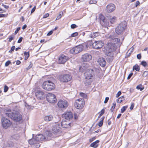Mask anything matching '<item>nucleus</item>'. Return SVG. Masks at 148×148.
Returning <instances> with one entry per match:
<instances>
[{
  "label": "nucleus",
  "mask_w": 148,
  "mask_h": 148,
  "mask_svg": "<svg viewBox=\"0 0 148 148\" xmlns=\"http://www.w3.org/2000/svg\"><path fill=\"white\" fill-rule=\"evenodd\" d=\"M36 140L38 141H42L44 140H47L45 136L42 134H39L37 135L35 138Z\"/></svg>",
  "instance_id": "412c9836"
},
{
  "label": "nucleus",
  "mask_w": 148,
  "mask_h": 148,
  "mask_svg": "<svg viewBox=\"0 0 148 148\" xmlns=\"http://www.w3.org/2000/svg\"><path fill=\"white\" fill-rule=\"evenodd\" d=\"M141 64L144 67H146L147 65V64L145 61H142L141 63Z\"/></svg>",
  "instance_id": "79ce46f5"
},
{
  "label": "nucleus",
  "mask_w": 148,
  "mask_h": 148,
  "mask_svg": "<svg viewBox=\"0 0 148 148\" xmlns=\"http://www.w3.org/2000/svg\"><path fill=\"white\" fill-rule=\"evenodd\" d=\"M78 35V33L77 32H75L73 33L71 35V36L72 37L76 36Z\"/></svg>",
  "instance_id": "c03bdc74"
},
{
  "label": "nucleus",
  "mask_w": 148,
  "mask_h": 148,
  "mask_svg": "<svg viewBox=\"0 0 148 148\" xmlns=\"http://www.w3.org/2000/svg\"><path fill=\"white\" fill-rule=\"evenodd\" d=\"M104 119V117H102L101 118V120L99 122L98 124V125L99 127H101L103 123V121Z\"/></svg>",
  "instance_id": "2f4dec72"
},
{
  "label": "nucleus",
  "mask_w": 148,
  "mask_h": 148,
  "mask_svg": "<svg viewBox=\"0 0 148 148\" xmlns=\"http://www.w3.org/2000/svg\"><path fill=\"white\" fill-rule=\"evenodd\" d=\"M42 87L44 89L49 91L55 88V85L50 81H46L43 82Z\"/></svg>",
  "instance_id": "20e7f679"
},
{
  "label": "nucleus",
  "mask_w": 148,
  "mask_h": 148,
  "mask_svg": "<svg viewBox=\"0 0 148 148\" xmlns=\"http://www.w3.org/2000/svg\"><path fill=\"white\" fill-rule=\"evenodd\" d=\"M112 105L113 106H112L110 109V110L111 111V112H112L114 109L115 108V106H116V103H112Z\"/></svg>",
  "instance_id": "4c0bfd02"
},
{
  "label": "nucleus",
  "mask_w": 148,
  "mask_h": 148,
  "mask_svg": "<svg viewBox=\"0 0 148 148\" xmlns=\"http://www.w3.org/2000/svg\"><path fill=\"white\" fill-rule=\"evenodd\" d=\"M121 92L120 91H119L116 95V97H118L121 94Z\"/></svg>",
  "instance_id": "5fc2aeb1"
},
{
  "label": "nucleus",
  "mask_w": 148,
  "mask_h": 148,
  "mask_svg": "<svg viewBox=\"0 0 148 148\" xmlns=\"http://www.w3.org/2000/svg\"><path fill=\"white\" fill-rule=\"evenodd\" d=\"M46 99L47 101L51 103H55L57 101L56 96L51 93H49L47 94Z\"/></svg>",
  "instance_id": "9d476101"
},
{
  "label": "nucleus",
  "mask_w": 148,
  "mask_h": 148,
  "mask_svg": "<svg viewBox=\"0 0 148 148\" xmlns=\"http://www.w3.org/2000/svg\"><path fill=\"white\" fill-rule=\"evenodd\" d=\"M115 9V5L112 3H110L106 7V11L108 13H110L114 11Z\"/></svg>",
  "instance_id": "f3484780"
},
{
  "label": "nucleus",
  "mask_w": 148,
  "mask_h": 148,
  "mask_svg": "<svg viewBox=\"0 0 148 148\" xmlns=\"http://www.w3.org/2000/svg\"><path fill=\"white\" fill-rule=\"evenodd\" d=\"M68 59V57L64 55H62L59 57L58 63L59 64H63Z\"/></svg>",
  "instance_id": "a211bd4d"
},
{
  "label": "nucleus",
  "mask_w": 148,
  "mask_h": 148,
  "mask_svg": "<svg viewBox=\"0 0 148 148\" xmlns=\"http://www.w3.org/2000/svg\"><path fill=\"white\" fill-rule=\"evenodd\" d=\"M36 141L35 139V138L31 139L29 140V143L30 145H32L36 143Z\"/></svg>",
  "instance_id": "c85d7f7f"
},
{
  "label": "nucleus",
  "mask_w": 148,
  "mask_h": 148,
  "mask_svg": "<svg viewBox=\"0 0 148 148\" xmlns=\"http://www.w3.org/2000/svg\"><path fill=\"white\" fill-rule=\"evenodd\" d=\"M77 27V26L75 24H72L71 25V28L72 29H74Z\"/></svg>",
  "instance_id": "09e8293b"
},
{
  "label": "nucleus",
  "mask_w": 148,
  "mask_h": 148,
  "mask_svg": "<svg viewBox=\"0 0 148 148\" xmlns=\"http://www.w3.org/2000/svg\"><path fill=\"white\" fill-rule=\"evenodd\" d=\"M14 36L13 35L9 36L8 38L9 39L8 41L9 42H11L12 40L14 39Z\"/></svg>",
  "instance_id": "58836bf2"
},
{
  "label": "nucleus",
  "mask_w": 148,
  "mask_h": 148,
  "mask_svg": "<svg viewBox=\"0 0 148 148\" xmlns=\"http://www.w3.org/2000/svg\"><path fill=\"white\" fill-rule=\"evenodd\" d=\"M19 138V136L18 134H13L11 136V138L12 139L15 140H18Z\"/></svg>",
  "instance_id": "a878e982"
},
{
  "label": "nucleus",
  "mask_w": 148,
  "mask_h": 148,
  "mask_svg": "<svg viewBox=\"0 0 148 148\" xmlns=\"http://www.w3.org/2000/svg\"><path fill=\"white\" fill-rule=\"evenodd\" d=\"M11 63V62L10 61L8 60L6 62L5 64V66H8L9 64Z\"/></svg>",
  "instance_id": "49530a36"
},
{
  "label": "nucleus",
  "mask_w": 148,
  "mask_h": 148,
  "mask_svg": "<svg viewBox=\"0 0 148 148\" xmlns=\"http://www.w3.org/2000/svg\"><path fill=\"white\" fill-rule=\"evenodd\" d=\"M124 96H122L119 98L117 99V103H120L124 99Z\"/></svg>",
  "instance_id": "473e14b6"
},
{
  "label": "nucleus",
  "mask_w": 148,
  "mask_h": 148,
  "mask_svg": "<svg viewBox=\"0 0 148 148\" xmlns=\"http://www.w3.org/2000/svg\"><path fill=\"white\" fill-rule=\"evenodd\" d=\"M136 88L138 90H140V91H142L143 90L144 88L141 84H140L137 86Z\"/></svg>",
  "instance_id": "f704fd0d"
},
{
  "label": "nucleus",
  "mask_w": 148,
  "mask_h": 148,
  "mask_svg": "<svg viewBox=\"0 0 148 148\" xmlns=\"http://www.w3.org/2000/svg\"><path fill=\"white\" fill-rule=\"evenodd\" d=\"M49 16V14L48 13L45 14L43 15V18H45L48 17Z\"/></svg>",
  "instance_id": "603ef678"
},
{
  "label": "nucleus",
  "mask_w": 148,
  "mask_h": 148,
  "mask_svg": "<svg viewBox=\"0 0 148 148\" xmlns=\"http://www.w3.org/2000/svg\"><path fill=\"white\" fill-rule=\"evenodd\" d=\"M83 49L84 47L83 45H80L71 49L70 50V52L72 54H77L83 51Z\"/></svg>",
  "instance_id": "1a4fd4ad"
},
{
  "label": "nucleus",
  "mask_w": 148,
  "mask_h": 148,
  "mask_svg": "<svg viewBox=\"0 0 148 148\" xmlns=\"http://www.w3.org/2000/svg\"><path fill=\"white\" fill-rule=\"evenodd\" d=\"M5 112L6 116L16 122L19 121L22 119V116L17 111L6 109L5 110Z\"/></svg>",
  "instance_id": "f03ea898"
},
{
  "label": "nucleus",
  "mask_w": 148,
  "mask_h": 148,
  "mask_svg": "<svg viewBox=\"0 0 148 148\" xmlns=\"http://www.w3.org/2000/svg\"><path fill=\"white\" fill-rule=\"evenodd\" d=\"M22 40H23V37H20L18 41V42H17L18 43H21L22 42Z\"/></svg>",
  "instance_id": "6e6d98bb"
},
{
  "label": "nucleus",
  "mask_w": 148,
  "mask_h": 148,
  "mask_svg": "<svg viewBox=\"0 0 148 148\" xmlns=\"http://www.w3.org/2000/svg\"><path fill=\"white\" fill-rule=\"evenodd\" d=\"M81 97H83L84 98H87V95L86 94L84 93L81 92L79 94Z\"/></svg>",
  "instance_id": "a19ab883"
},
{
  "label": "nucleus",
  "mask_w": 148,
  "mask_h": 148,
  "mask_svg": "<svg viewBox=\"0 0 148 148\" xmlns=\"http://www.w3.org/2000/svg\"><path fill=\"white\" fill-rule=\"evenodd\" d=\"M92 58V56L91 55L88 53H85L82 55V60L84 62H89Z\"/></svg>",
  "instance_id": "dca6fc26"
},
{
  "label": "nucleus",
  "mask_w": 148,
  "mask_h": 148,
  "mask_svg": "<svg viewBox=\"0 0 148 148\" xmlns=\"http://www.w3.org/2000/svg\"><path fill=\"white\" fill-rule=\"evenodd\" d=\"M71 79V76L69 74L62 75L59 77L60 81L62 82H67L70 81Z\"/></svg>",
  "instance_id": "0eeeda50"
},
{
  "label": "nucleus",
  "mask_w": 148,
  "mask_h": 148,
  "mask_svg": "<svg viewBox=\"0 0 148 148\" xmlns=\"http://www.w3.org/2000/svg\"><path fill=\"white\" fill-rule=\"evenodd\" d=\"M88 37L91 38H94L98 36L99 34L97 32H88Z\"/></svg>",
  "instance_id": "aec40b11"
},
{
  "label": "nucleus",
  "mask_w": 148,
  "mask_h": 148,
  "mask_svg": "<svg viewBox=\"0 0 148 148\" xmlns=\"http://www.w3.org/2000/svg\"><path fill=\"white\" fill-rule=\"evenodd\" d=\"M20 27H18L16 30L15 31L14 34H16L20 30Z\"/></svg>",
  "instance_id": "864d4df0"
},
{
  "label": "nucleus",
  "mask_w": 148,
  "mask_h": 148,
  "mask_svg": "<svg viewBox=\"0 0 148 148\" xmlns=\"http://www.w3.org/2000/svg\"><path fill=\"white\" fill-rule=\"evenodd\" d=\"M104 109H102L100 112V116H102L104 113Z\"/></svg>",
  "instance_id": "8fccbe9b"
},
{
  "label": "nucleus",
  "mask_w": 148,
  "mask_h": 148,
  "mask_svg": "<svg viewBox=\"0 0 148 148\" xmlns=\"http://www.w3.org/2000/svg\"><path fill=\"white\" fill-rule=\"evenodd\" d=\"M109 99V98L108 97H106L105 98V100L104 101V103H106Z\"/></svg>",
  "instance_id": "4d7b16f0"
},
{
  "label": "nucleus",
  "mask_w": 148,
  "mask_h": 148,
  "mask_svg": "<svg viewBox=\"0 0 148 148\" xmlns=\"http://www.w3.org/2000/svg\"><path fill=\"white\" fill-rule=\"evenodd\" d=\"M2 5L6 9H8L9 8V6L6 5H5L3 4V3L2 4Z\"/></svg>",
  "instance_id": "052dcab7"
},
{
  "label": "nucleus",
  "mask_w": 148,
  "mask_h": 148,
  "mask_svg": "<svg viewBox=\"0 0 148 148\" xmlns=\"http://www.w3.org/2000/svg\"><path fill=\"white\" fill-rule=\"evenodd\" d=\"M35 95L39 100H42L44 98V92L40 90H37L35 92Z\"/></svg>",
  "instance_id": "2eb2a0df"
},
{
  "label": "nucleus",
  "mask_w": 148,
  "mask_h": 148,
  "mask_svg": "<svg viewBox=\"0 0 148 148\" xmlns=\"http://www.w3.org/2000/svg\"><path fill=\"white\" fill-rule=\"evenodd\" d=\"M24 55L25 56V60H27L28 57H29V52H25L24 53Z\"/></svg>",
  "instance_id": "72a5a7b5"
},
{
  "label": "nucleus",
  "mask_w": 148,
  "mask_h": 148,
  "mask_svg": "<svg viewBox=\"0 0 148 148\" xmlns=\"http://www.w3.org/2000/svg\"><path fill=\"white\" fill-rule=\"evenodd\" d=\"M99 142V140H97L95 142L92 143L90 145V146L91 147H93V148H96L98 146V143Z\"/></svg>",
  "instance_id": "393cba45"
},
{
  "label": "nucleus",
  "mask_w": 148,
  "mask_h": 148,
  "mask_svg": "<svg viewBox=\"0 0 148 148\" xmlns=\"http://www.w3.org/2000/svg\"><path fill=\"white\" fill-rule=\"evenodd\" d=\"M63 14V12L62 11L60 12L59 13V15L57 16L56 18V20L59 19L62 16V15Z\"/></svg>",
  "instance_id": "c9c22d12"
},
{
  "label": "nucleus",
  "mask_w": 148,
  "mask_h": 148,
  "mask_svg": "<svg viewBox=\"0 0 148 148\" xmlns=\"http://www.w3.org/2000/svg\"><path fill=\"white\" fill-rule=\"evenodd\" d=\"M36 8V7L35 6H34V8L32 9L31 11V13H33L34 11H35Z\"/></svg>",
  "instance_id": "bf43d9fd"
},
{
  "label": "nucleus",
  "mask_w": 148,
  "mask_h": 148,
  "mask_svg": "<svg viewBox=\"0 0 148 148\" xmlns=\"http://www.w3.org/2000/svg\"><path fill=\"white\" fill-rule=\"evenodd\" d=\"M110 38L111 39V42H109L106 47V54L110 59H112L114 56V52L115 51L116 48L119 47L122 44V42L118 38H112L111 36H110Z\"/></svg>",
  "instance_id": "f257e3e1"
},
{
  "label": "nucleus",
  "mask_w": 148,
  "mask_h": 148,
  "mask_svg": "<svg viewBox=\"0 0 148 148\" xmlns=\"http://www.w3.org/2000/svg\"><path fill=\"white\" fill-rule=\"evenodd\" d=\"M15 49V46H13L12 47L11 49L9 51V52L11 53L12 51H13Z\"/></svg>",
  "instance_id": "de8ad7c7"
},
{
  "label": "nucleus",
  "mask_w": 148,
  "mask_h": 148,
  "mask_svg": "<svg viewBox=\"0 0 148 148\" xmlns=\"http://www.w3.org/2000/svg\"><path fill=\"white\" fill-rule=\"evenodd\" d=\"M63 118L68 120H70L73 118V114L71 112H66L62 115Z\"/></svg>",
  "instance_id": "4468645a"
},
{
  "label": "nucleus",
  "mask_w": 148,
  "mask_h": 148,
  "mask_svg": "<svg viewBox=\"0 0 148 148\" xmlns=\"http://www.w3.org/2000/svg\"><path fill=\"white\" fill-rule=\"evenodd\" d=\"M140 3L139 1H136V7Z\"/></svg>",
  "instance_id": "774afa93"
},
{
  "label": "nucleus",
  "mask_w": 148,
  "mask_h": 148,
  "mask_svg": "<svg viewBox=\"0 0 148 148\" xmlns=\"http://www.w3.org/2000/svg\"><path fill=\"white\" fill-rule=\"evenodd\" d=\"M25 106L28 109H32L33 108V106H29L26 103H25Z\"/></svg>",
  "instance_id": "e433bc0d"
},
{
  "label": "nucleus",
  "mask_w": 148,
  "mask_h": 148,
  "mask_svg": "<svg viewBox=\"0 0 148 148\" xmlns=\"http://www.w3.org/2000/svg\"><path fill=\"white\" fill-rule=\"evenodd\" d=\"M133 70H135L136 71H139L140 70V67L137 64H136L133 66Z\"/></svg>",
  "instance_id": "c756f323"
},
{
  "label": "nucleus",
  "mask_w": 148,
  "mask_h": 148,
  "mask_svg": "<svg viewBox=\"0 0 148 148\" xmlns=\"http://www.w3.org/2000/svg\"><path fill=\"white\" fill-rule=\"evenodd\" d=\"M126 24L125 22H121L116 28L115 32L118 34L123 33L125 29Z\"/></svg>",
  "instance_id": "39448f33"
},
{
  "label": "nucleus",
  "mask_w": 148,
  "mask_h": 148,
  "mask_svg": "<svg viewBox=\"0 0 148 148\" xmlns=\"http://www.w3.org/2000/svg\"><path fill=\"white\" fill-rule=\"evenodd\" d=\"M116 21V16H113L110 19V22L112 24L114 23Z\"/></svg>",
  "instance_id": "cd10ccee"
},
{
  "label": "nucleus",
  "mask_w": 148,
  "mask_h": 148,
  "mask_svg": "<svg viewBox=\"0 0 148 148\" xmlns=\"http://www.w3.org/2000/svg\"><path fill=\"white\" fill-rule=\"evenodd\" d=\"M99 16L100 19L104 23L105 21V17L102 14H100L99 15Z\"/></svg>",
  "instance_id": "7c9ffc66"
},
{
  "label": "nucleus",
  "mask_w": 148,
  "mask_h": 148,
  "mask_svg": "<svg viewBox=\"0 0 148 148\" xmlns=\"http://www.w3.org/2000/svg\"><path fill=\"white\" fill-rule=\"evenodd\" d=\"M148 75V71H144L143 74L144 77H146Z\"/></svg>",
  "instance_id": "37998d69"
},
{
  "label": "nucleus",
  "mask_w": 148,
  "mask_h": 148,
  "mask_svg": "<svg viewBox=\"0 0 148 148\" xmlns=\"http://www.w3.org/2000/svg\"><path fill=\"white\" fill-rule=\"evenodd\" d=\"M61 125L58 123H55V124L53 126L52 130L55 133L59 134L61 132Z\"/></svg>",
  "instance_id": "9b49d317"
},
{
  "label": "nucleus",
  "mask_w": 148,
  "mask_h": 148,
  "mask_svg": "<svg viewBox=\"0 0 148 148\" xmlns=\"http://www.w3.org/2000/svg\"><path fill=\"white\" fill-rule=\"evenodd\" d=\"M74 119H77L78 118V116L76 113H74Z\"/></svg>",
  "instance_id": "69168bd1"
},
{
  "label": "nucleus",
  "mask_w": 148,
  "mask_h": 148,
  "mask_svg": "<svg viewBox=\"0 0 148 148\" xmlns=\"http://www.w3.org/2000/svg\"><path fill=\"white\" fill-rule=\"evenodd\" d=\"M53 116L51 115H47L45 116L44 119L46 121H49L53 120Z\"/></svg>",
  "instance_id": "b1692460"
},
{
  "label": "nucleus",
  "mask_w": 148,
  "mask_h": 148,
  "mask_svg": "<svg viewBox=\"0 0 148 148\" xmlns=\"http://www.w3.org/2000/svg\"><path fill=\"white\" fill-rule=\"evenodd\" d=\"M92 70H90L87 71L84 73L85 79L84 81V84L86 86H88L90 84L92 80V75L91 73L92 72Z\"/></svg>",
  "instance_id": "7ed1b4c3"
},
{
  "label": "nucleus",
  "mask_w": 148,
  "mask_h": 148,
  "mask_svg": "<svg viewBox=\"0 0 148 148\" xmlns=\"http://www.w3.org/2000/svg\"><path fill=\"white\" fill-rule=\"evenodd\" d=\"M97 61L100 66L102 67H104L106 64L105 59L103 58H99Z\"/></svg>",
  "instance_id": "4be33fe9"
},
{
  "label": "nucleus",
  "mask_w": 148,
  "mask_h": 148,
  "mask_svg": "<svg viewBox=\"0 0 148 148\" xmlns=\"http://www.w3.org/2000/svg\"><path fill=\"white\" fill-rule=\"evenodd\" d=\"M87 65L86 64H83L79 68V71L82 72H83L87 69Z\"/></svg>",
  "instance_id": "5701e85b"
},
{
  "label": "nucleus",
  "mask_w": 148,
  "mask_h": 148,
  "mask_svg": "<svg viewBox=\"0 0 148 148\" xmlns=\"http://www.w3.org/2000/svg\"><path fill=\"white\" fill-rule=\"evenodd\" d=\"M58 107L61 108H66L69 105L68 102L64 99L60 100L58 102Z\"/></svg>",
  "instance_id": "f8f14e48"
},
{
  "label": "nucleus",
  "mask_w": 148,
  "mask_h": 148,
  "mask_svg": "<svg viewBox=\"0 0 148 148\" xmlns=\"http://www.w3.org/2000/svg\"><path fill=\"white\" fill-rule=\"evenodd\" d=\"M1 122L2 125L5 129L9 128L12 125V122L10 120L4 117L2 118Z\"/></svg>",
  "instance_id": "423d86ee"
},
{
  "label": "nucleus",
  "mask_w": 148,
  "mask_h": 148,
  "mask_svg": "<svg viewBox=\"0 0 148 148\" xmlns=\"http://www.w3.org/2000/svg\"><path fill=\"white\" fill-rule=\"evenodd\" d=\"M134 103H133L131 104V106L130 107V109L131 110H132L134 108Z\"/></svg>",
  "instance_id": "0e129e2a"
},
{
  "label": "nucleus",
  "mask_w": 148,
  "mask_h": 148,
  "mask_svg": "<svg viewBox=\"0 0 148 148\" xmlns=\"http://www.w3.org/2000/svg\"><path fill=\"white\" fill-rule=\"evenodd\" d=\"M60 124L61 126L64 128H69L72 125V123H69L65 121H62Z\"/></svg>",
  "instance_id": "6ab92c4d"
},
{
  "label": "nucleus",
  "mask_w": 148,
  "mask_h": 148,
  "mask_svg": "<svg viewBox=\"0 0 148 148\" xmlns=\"http://www.w3.org/2000/svg\"><path fill=\"white\" fill-rule=\"evenodd\" d=\"M103 42L101 40H99L95 41L93 43L92 45L93 48L96 49H98L102 48L104 45Z\"/></svg>",
  "instance_id": "ddd939ff"
},
{
  "label": "nucleus",
  "mask_w": 148,
  "mask_h": 148,
  "mask_svg": "<svg viewBox=\"0 0 148 148\" xmlns=\"http://www.w3.org/2000/svg\"><path fill=\"white\" fill-rule=\"evenodd\" d=\"M45 135L46 139H47L48 140H49V139L48 138V137H50L51 136L52 134L49 132H45Z\"/></svg>",
  "instance_id": "bb28decb"
},
{
  "label": "nucleus",
  "mask_w": 148,
  "mask_h": 148,
  "mask_svg": "<svg viewBox=\"0 0 148 148\" xmlns=\"http://www.w3.org/2000/svg\"><path fill=\"white\" fill-rule=\"evenodd\" d=\"M8 87L7 86L5 85L4 87V91L5 92H6L8 90Z\"/></svg>",
  "instance_id": "a18cd8bd"
},
{
  "label": "nucleus",
  "mask_w": 148,
  "mask_h": 148,
  "mask_svg": "<svg viewBox=\"0 0 148 148\" xmlns=\"http://www.w3.org/2000/svg\"><path fill=\"white\" fill-rule=\"evenodd\" d=\"M85 102L83 99L79 98L77 100L74 104L75 108L78 109L82 108L84 106Z\"/></svg>",
  "instance_id": "6e6552de"
},
{
  "label": "nucleus",
  "mask_w": 148,
  "mask_h": 148,
  "mask_svg": "<svg viewBox=\"0 0 148 148\" xmlns=\"http://www.w3.org/2000/svg\"><path fill=\"white\" fill-rule=\"evenodd\" d=\"M127 106H125L123 107L121 109V112L122 113H123L127 108Z\"/></svg>",
  "instance_id": "ea45409f"
},
{
  "label": "nucleus",
  "mask_w": 148,
  "mask_h": 148,
  "mask_svg": "<svg viewBox=\"0 0 148 148\" xmlns=\"http://www.w3.org/2000/svg\"><path fill=\"white\" fill-rule=\"evenodd\" d=\"M132 75H133V73H130V74L127 77V79H129L132 76Z\"/></svg>",
  "instance_id": "e2e57ef3"
},
{
  "label": "nucleus",
  "mask_w": 148,
  "mask_h": 148,
  "mask_svg": "<svg viewBox=\"0 0 148 148\" xmlns=\"http://www.w3.org/2000/svg\"><path fill=\"white\" fill-rule=\"evenodd\" d=\"M21 62L19 60H17L16 62L17 65H19L21 64Z\"/></svg>",
  "instance_id": "338daca9"
},
{
  "label": "nucleus",
  "mask_w": 148,
  "mask_h": 148,
  "mask_svg": "<svg viewBox=\"0 0 148 148\" xmlns=\"http://www.w3.org/2000/svg\"><path fill=\"white\" fill-rule=\"evenodd\" d=\"M137 58L139 60L141 59V54H139L137 55Z\"/></svg>",
  "instance_id": "13d9d810"
},
{
  "label": "nucleus",
  "mask_w": 148,
  "mask_h": 148,
  "mask_svg": "<svg viewBox=\"0 0 148 148\" xmlns=\"http://www.w3.org/2000/svg\"><path fill=\"white\" fill-rule=\"evenodd\" d=\"M97 2L96 1L94 0H90L89 2L90 4H92V3L95 4Z\"/></svg>",
  "instance_id": "3c124183"
},
{
  "label": "nucleus",
  "mask_w": 148,
  "mask_h": 148,
  "mask_svg": "<svg viewBox=\"0 0 148 148\" xmlns=\"http://www.w3.org/2000/svg\"><path fill=\"white\" fill-rule=\"evenodd\" d=\"M53 32L51 30L47 34V36H50L51 35Z\"/></svg>",
  "instance_id": "680f3d73"
}]
</instances>
